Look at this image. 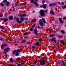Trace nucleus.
<instances>
[{"label":"nucleus","mask_w":66,"mask_h":66,"mask_svg":"<svg viewBox=\"0 0 66 66\" xmlns=\"http://www.w3.org/2000/svg\"><path fill=\"white\" fill-rule=\"evenodd\" d=\"M46 60L45 59H42L40 60V65L43 66L46 64Z\"/></svg>","instance_id":"1"},{"label":"nucleus","mask_w":66,"mask_h":66,"mask_svg":"<svg viewBox=\"0 0 66 66\" xmlns=\"http://www.w3.org/2000/svg\"><path fill=\"white\" fill-rule=\"evenodd\" d=\"M40 13L41 16H44L45 15V11L43 10H40Z\"/></svg>","instance_id":"2"},{"label":"nucleus","mask_w":66,"mask_h":66,"mask_svg":"<svg viewBox=\"0 0 66 66\" xmlns=\"http://www.w3.org/2000/svg\"><path fill=\"white\" fill-rule=\"evenodd\" d=\"M19 16L21 17H27V15L26 14H19Z\"/></svg>","instance_id":"3"},{"label":"nucleus","mask_w":66,"mask_h":66,"mask_svg":"<svg viewBox=\"0 0 66 66\" xmlns=\"http://www.w3.org/2000/svg\"><path fill=\"white\" fill-rule=\"evenodd\" d=\"M20 51L19 49H18L16 51V53L15 54L16 56H17L19 55V54L18 53V52Z\"/></svg>","instance_id":"4"},{"label":"nucleus","mask_w":66,"mask_h":66,"mask_svg":"<svg viewBox=\"0 0 66 66\" xmlns=\"http://www.w3.org/2000/svg\"><path fill=\"white\" fill-rule=\"evenodd\" d=\"M51 41L52 42L53 41L55 43H56V41L55 40V38H52L51 39Z\"/></svg>","instance_id":"5"},{"label":"nucleus","mask_w":66,"mask_h":66,"mask_svg":"<svg viewBox=\"0 0 66 66\" xmlns=\"http://www.w3.org/2000/svg\"><path fill=\"white\" fill-rule=\"evenodd\" d=\"M35 25H34L32 26L31 28L30 29V31H32L33 30V28H34V27H35Z\"/></svg>","instance_id":"6"},{"label":"nucleus","mask_w":66,"mask_h":66,"mask_svg":"<svg viewBox=\"0 0 66 66\" xmlns=\"http://www.w3.org/2000/svg\"><path fill=\"white\" fill-rule=\"evenodd\" d=\"M10 50V48H5L4 50V51H5L6 52H8Z\"/></svg>","instance_id":"7"},{"label":"nucleus","mask_w":66,"mask_h":66,"mask_svg":"<svg viewBox=\"0 0 66 66\" xmlns=\"http://www.w3.org/2000/svg\"><path fill=\"white\" fill-rule=\"evenodd\" d=\"M50 13L51 14H52V15H55V14L54 13V12H53V10H51L50 12Z\"/></svg>","instance_id":"8"},{"label":"nucleus","mask_w":66,"mask_h":66,"mask_svg":"<svg viewBox=\"0 0 66 66\" xmlns=\"http://www.w3.org/2000/svg\"><path fill=\"white\" fill-rule=\"evenodd\" d=\"M3 22H6L8 20V19L7 18L6 19H3Z\"/></svg>","instance_id":"9"},{"label":"nucleus","mask_w":66,"mask_h":66,"mask_svg":"<svg viewBox=\"0 0 66 66\" xmlns=\"http://www.w3.org/2000/svg\"><path fill=\"white\" fill-rule=\"evenodd\" d=\"M34 32L35 33V34H36V35H38V34L37 33V29H35Z\"/></svg>","instance_id":"10"},{"label":"nucleus","mask_w":66,"mask_h":66,"mask_svg":"<svg viewBox=\"0 0 66 66\" xmlns=\"http://www.w3.org/2000/svg\"><path fill=\"white\" fill-rule=\"evenodd\" d=\"M16 60L17 61L19 62L21 60V59L20 57H18L16 58Z\"/></svg>","instance_id":"11"},{"label":"nucleus","mask_w":66,"mask_h":66,"mask_svg":"<svg viewBox=\"0 0 66 66\" xmlns=\"http://www.w3.org/2000/svg\"><path fill=\"white\" fill-rule=\"evenodd\" d=\"M59 21H60V22L61 23H63V22L62 21V19L61 18H60L59 20Z\"/></svg>","instance_id":"12"},{"label":"nucleus","mask_w":66,"mask_h":66,"mask_svg":"<svg viewBox=\"0 0 66 66\" xmlns=\"http://www.w3.org/2000/svg\"><path fill=\"white\" fill-rule=\"evenodd\" d=\"M55 36V35L54 34H53L52 35H50L49 36V37H53Z\"/></svg>","instance_id":"13"},{"label":"nucleus","mask_w":66,"mask_h":66,"mask_svg":"<svg viewBox=\"0 0 66 66\" xmlns=\"http://www.w3.org/2000/svg\"><path fill=\"white\" fill-rule=\"evenodd\" d=\"M40 26H43L44 24H43V22H40L39 23Z\"/></svg>","instance_id":"14"},{"label":"nucleus","mask_w":66,"mask_h":66,"mask_svg":"<svg viewBox=\"0 0 66 66\" xmlns=\"http://www.w3.org/2000/svg\"><path fill=\"white\" fill-rule=\"evenodd\" d=\"M4 44H3L1 46V48L2 49H4Z\"/></svg>","instance_id":"15"},{"label":"nucleus","mask_w":66,"mask_h":66,"mask_svg":"<svg viewBox=\"0 0 66 66\" xmlns=\"http://www.w3.org/2000/svg\"><path fill=\"white\" fill-rule=\"evenodd\" d=\"M43 6L44 9H46V6H47V5H46L43 4Z\"/></svg>","instance_id":"16"},{"label":"nucleus","mask_w":66,"mask_h":66,"mask_svg":"<svg viewBox=\"0 0 66 66\" xmlns=\"http://www.w3.org/2000/svg\"><path fill=\"white\" fill-rule=\"evenodd\" d=\"M9 19L10 20H13V17L12 16H10L9 17Z\"/></svg>","instance_id":"17"},{"label":"nucleus","mask_w":66,"mask_h":66,"mask_svg":"<svg viewBox=\"0 0 66 66\" xmlns=\"http://www.w3.org/2000/svg\"><path fill=\"white\" fill-rule=\"evenodd\" d=\"M34 4H35L36 6H38V4L36 2H35Z\"/></svg>","instance_id":"18"},{"label":"nucleus","mask_w":66,"mask_h":66,"mask_svg":"<svg viewBox=\"0 0 66 66\" xmlns=\"http://www.w3.org/2000/svg\"><path fill=\"white\" fill-rule=\"evenodd\" d=\"M10 61L11 62V63H12V62H13V59L12 58H11L10 59Z\"/></svg>","instance_id":"19"},{"label":"nucleus","mask_w":66,"mask_h":66,"mask_svg":"<svg viewBox=\"0 0 66 66\" xmlns=\"http://www.w3.org/2000/svg\"><path fill=\"white\" fill-rule=\"evenodd\" d=\"M39 44V42H38L37 43H36L35 44V45H36V46H38Z\"/></svg>","instance_id":"20"},{"label":"nucleus","mask_w":66,"mask_h":66,"mask_svg":"<svg viewBox=\"0 0 66 66\" xmlns=\"http://www.w3.org/2000/svg\"><path fill=\"white\" fill-rule=\"evenodd\" d=\"M42 19L43 22H44V23H46V21H45V19L44 18H42Z\"/></svg>","instance_id":"21"},{"label":"nucleus","mask_w":66,"mask_h":66,"mask_svg":"<svg viewBox=\"0 0 66 66\" xmlns=\"http://www.w3.org/2000/svg\"><path fill=\"white\" fill-rule=\"evenodd\" d=\"M31 3H35V2H34V0H31Z\"/></svg>","instance_id":"22"},{"label":"nucleus","mask_w":66,"mask_h":66,"mask_svg":"<svg viewBox=\"0 0 66 66\" xmlns=\"http://www.w3.org/2000/svg\"><path fill=\"white\" fill-rule=\"evenodd\" d=\"M26 42V40H23L22 41H21V44H23L24 42Z\"/></svg>","instance_id":"23"},{"label":"nucleus","mask_w":66,"mask_h":66,"mask_svg":"<svg viewBox=\"0 0 66 66\" xmlns=\"http://www.w3.org/2000/svg\"><path fill=\"white\" fill-rule=\"evenodd\" d=\"M1 6H4V5L3 4V3H1Z\"/></svg>","instance_id":"24"},{"label":"nucleus","mask_w":66,"mask_h":66,"mask_svg":"<svg viewBox=\"0 0 66 66\" xmlns=\"http://www.w3.org/2000/svg\"><path fill=\"white\" fill-rule=\"evenodd\" d=\"M60 43L61 44H63V45L64 44V42L62 40H61L60 41Z\"/></svg>","instance_id":"25"},{"label":"nucleus","mask_w":66,"mask_h":66,"mask_svg":"<svg viewBox=\"0 0 66 66\" xmlns=\"http://www.w3.org/2000/svg\"><path fill=\"white\" fill-rule=\"evenodd\" d=\"M20 19L21 21H23V20H24V19H23V18H20Z\"/></svg>","instance_id":"26"},{"label":"nucleus","mask_w":66,"mask_h":66,"mask_svg":"<svg viewBox=\"0 0 66 66\" xmlns=\"http://www.w3.org/2000/svg\"><path fill=\"white\" fill-rule=\"evenodd\" d=\"M9 4H10V3L9 2H8L6 4V5L7 6H8V5H9Z\"/></svg>","instance_id":"27"},{"label":"nucleus","mask_w":66,"mask_h":66,"mask_svg":"<svg viewBox=\"0 0 66 66\" xmlns=\"http://www.w3.org/2000/svg\"><path fill=\"white\" fill-rule=\"evenodd\" d=\"M3 2H4L5 3H6L7 2V0H4L3 1Z\"/></svg>","instance_id":"28"},{"label":"nucleus","mask_w":66,"mask_h":66,"mask_svg":"<svg viewBox=\"0 0 66 66\" xmlns=\"http://www.w3.org/2000/svg\"><path fill=\"white\" fill-rule=\"evenodd\" d=\"M61 32L62 33H63V34H64L65 33L64 31L63 30H61Z\"/></svg>","instance_id":"29"},{"label":"nucleus","mask_w":66,"mask_h":66,"mask_svg":"<svg viewBox=\"0 0 66 66\" xmlns=\"http://www.w3.org/2000/svg\"><path fill=\"white\" fill-rule=\"evenodd\" d=\"M62 62L63 63V65H65V62H64V61L63 60H62Z\"/></svg>","instance_id":"30"},{"label":"nucleus","mask_w":66,"mask_h":66,"mask_svg":"<svg viewBox=\"0 0 66 66\" xmlns=\"http://www.w3.org/2000/svg\"><path fill=\"white\" fill-rule=\"evenodd\" d=\"M32 21H33V22H35L36 21V19H33L32 20Z\"/></svg>","instance_id":"31"},{"label":"nucleus","mask_w":66,"mask_h":66,"mask_svg":"<svg viewBox=\"0 0 66 66\" xmlns=\"http://www.w3.org/2000/svg\"><path fill=\"white\" fill-rule=\"evenodd\" d=\"M42 38H40L39 39L38 41L39 42H42Z\"/></svg>","instance_id":"32"},{"label":"nucleus","mask_w":66,"mask_h":66,"mask_svg":"<svg viewBox=\"0 0 66 66\" xmlns=\"http://www.w3.org/2000/svg\"><path fill=\"white\" fill-rule=\"evenodd\" d=\"M22 22V21H18V23H21Z\"/></svg>","instance_id":"33"},{"label":"nucleus","mask_w":66,"mask_h":66,"mask_svg":"<svg viewBox=\"0 0 66 66\" xmlns=\"http://www.w3.org/2000/svg\"><path fill=\"white\" fill-rule=\"evenodd\" d=\"M36 63H37V61L36 60V61H35V63H34V64H35V65H36Z\"/></svg>","instance_id":"34"},{"label":"nucleus","mask_w":66,"mask_h":66,"mask_svg":"<svg viewBox=\"0 0 66 66\" xmlns=\"http://www.w3.org/2000/svg\"><path fill=\"white\" fill-rule=\"evenodd\" d=\"M16 52V50H14L13 53V54H14Z\"/></svg>","instance_id":"35"},{"label":"nucleus","mask_w":66,"mask_h":66,"mask_svg":"<svg viewBox=\"0 0 66 66\" xmlns=\"http://www.w3.org/2000/svg\"><path fill=\"white\" fill-rule=\"evenodd\" d=\"M0 40L2 41H4V40L2 38H0Z\"/></svg>","instance_id":"36"},{"label":"nucleus","mask_w":66,"mask_h":66,"mask_svg":"<svg viewBox=\"0 0 66 66\" xmlns=\"http://www.w3.org/2000/svg\"><path fill=\"white\" fill-rule=\"evenodd\" d=\"M52 5H53V4H50L49 5V6H52Z\"/></svg>","instance_id":"37"},{"label":"nucleus","mask_w":66,"mask_h":66,"mask_svg":"<svg viewBox=\"0 0 66 66\" xmlns=\"http://www.w3.org/2000/svg\"><path fill=\"white\" fill-rule=\"evenodd\" d=\"M3 27L2 26H0V29H3Z\"/></svg>","instance_id":"38"},{"label":"nucleus","mask_w":66,"mask_h":66,"mask_svg":"<svg viewBox=\"0 0 66 66\" xmlns=\"http://www.w3.org/2000/svg\"><path fill=\"white\" fill-rule=\"evenodd\" d=\"M39 22H42V19H40L39 21Z\"/></svg>","instance_id":"39"},{"label":"nucleus","mask_w":66,"mask_h":66,"mask_svg":"<svg viewBox=\"0 0 66 66\" xmlns=\"http://www.w3.org/2000/svg\"><path fill=\"white\" fill-rule=\"evenodd\" d=\"M9 56V55H8L7 54H6L5 55V56L6 57H7V56Z\"/></svg>","instance_id":"40"},{"label":"nucleus","mask_w":66,"mask_h":66,"mask_svg":"<svg viewBox=\"0 0 66 66\" xmlns=\"http://www.w3.org/2000/svg\"><path fill=\"white\" fill-rule=\"evenodd\" d=\"M62 37H63V36H59V38H61Z\"/></svg>","instance_id":"41"},{"label":"nucleus","mask_w":66,"mask_h":66,"mask_svg":"<svg viewBox=\"0 0 66 66\" xmlns=\"http://www.w3.org/2000/svg\"><path fill=\"white\" fill-rule=\"evenodd\" d=\"M63 20H66V17H64L63 18Z\"/></svg>","instance_id":"42"},{"label":"nucleus","mask_w":66,"mask_h":66,"mask_svg":"<svg viewBox=\"0 0 66 66\" xmlns=\"http://www.w3.org/2000/svg\"><path fill=\"white\" fill-rule=\"evenodd\" d=\"M16 20L17 21H19V18H17L16 19Z\"/></svg>","instance_id":"43"},{"label":"nucleus","mask_w":66,"mask_h":66,"mask_svg":"<svg viewBox=\"0 0 66 66\" xmlns=\"http://www.w3.org/2000/svg\"><path fill=\"white\" fill-rule=\"evenodd\" d=\"M3 16V15L1 14L0 15V17H2Z\"/></svg>","instance_id":"44"},{"label":"nucleus","mask_w":66,"mask_h":66,"mask_svg":"<svg viewBox=\"0 0 66 66\" xmlns=\"http://www.w3.org/2000/svg\"><path fill=\"white\" fill-rule=\"evenodd\" d=\"M57 3L59 4H61V2H57Z\"/></svg>","instance_id":"45"},{"label":"nucleus","mask_w":66,"mask_h":66,"mask_svg":"<svg viewBox=\"0 0 66 66\" xmlns=\"http://www.w3.org/2000/svg\"><path fill=\"white\" fill-rule=\"evenodd\" d=\"M64 4V2H62L61 3V5H63V4Z\"/></svg>","instance_id":"46"},{"label":"nucleus","mask_w":66,"mask_h":66,"mask_svg":"<svg viewBox=\"0 0 66 66\" xmlns=\"http://www.w3.org/2000/svg\"><path fill=\"white\" fill-rule=\"evenodd\" d=\"M25 63V62H24V61L22 62V63L23 64H24Z\"/></svg>","instance_id":"47"},{"label":"nucleus","mask_w":66,"mask_h":66,"mask_svg":"<svg viewBox=\"0 0 66 66\" xmlns=\"http://www.w3.org/2000/svg\"><path fill=\"white\" fill-rule=\"evenodd\" d=\"M18 66H21V64H20V63L18 64Z\"/></svg>","instance_id":"48"},{"label":"nucleus","mask_w":66,"mask_h":66,"mask_svg":"<svg viewBox=\"0 0 66 66\" xmlns=\"http://www.w3.org/2000/svg\"><path fill=\"white\" fill-rule=\"evenodd\" d=\"M42 3H45V1H44V0H43Z\"/></svg>","instance_id":"49"},{"label":"nucleus","mask_w":66,"mask_h":66,"mask_svg":"<svg viewBox=\"0 0 66 66\" xmlns=\"http://www.w3.org/2000/svg\"><path fill=\"white\" fill-rule=\"evenodd\" d=\"M23 5H27V3H25Z\"/></svg>","instance_id":"50"},{"label":"nucleus","mask_w":66,"mask_h":66,"mask_svg":"<svg viewBox=\"0 0 66 66\" xmlns=\"http://www.w3.org/2000/svg\"><path fill=\"white\" fill-rule=\"evenodd\" d=\"M30 42H27V44H30Z\"/></svg>","instance_id":"51"},{"label":"nucleus","mask_w":66,"mask_h":66,"mask_svg":"<svg viewBox=\"0 0 66 66\" xmlns=\"http://www.w3.org/2000/svg\"><path fill=\"white\" fill-rule=\"evenodd\" d=\"M15 46H18V44H15Z\"/></svg>","instance_id":"52"},{"label":"nucleus","mask_w":66,"mask_h":66,"mask_svg":"<svg viewBox=\"0 0 66 66\" xmlns=\"http://www.w3.org/2000/svg\"><path fill=\"white\" fill-rule=\"evenodd\" d=\"M44 11L45 12H46V13H47V12H48V11H47L46 10H45Z\"/></svg>","instance_id":"53"},{"label":"nucleus","mask_w":66,"mask_h":66,"mask_svg":"<svg viewBox=\"0 0 66 66\" xmlns=\"http://www.w3.org/2000/svg\"><path fill=\"white\" fill-rule=\"evenodd\" d=\"M57 62L59 63H61V61H57Z\"/></svg>","instance_id":"54"},{"label":"nucleus","mask_w":66,"mask_h":66,"mask_svg":"<svg viewBox=\"0 0 66 66\" xmlns=\"http://www.w3.org/2000/svg\"><path fill=\"white\" fill-rule=\"evenodd\" d=\"M28 38V37L26 36L24 37V38Z\"/></svg>","instance_id":"55"},{"label":"nucleus","mask_w":66,"mask_h":66,"mask_svg":"<svg viewBox=\"0 0 66 66\" xmlns=\"http://www.w3.org/2000/svg\"><path fill=\"white\" fill-rule=\"evenodd\" d=\"M27 33H24V35H27Z\"/></svg>","instance_id":"56"},{"label":"nucleus","mask_w":66,"mask_h":66,"mask_svg":"<svg viewBox=\"0 0 66 66\" xmlns=\"http://www.w3.org/2000/svg\"><path fill=\"white\" fill-rule=\"evenodd\" d=\"M28 18H24V19L25 20H28Z\"/></svg>","instance_id":"57"},{"label":"nucleus","mask_w":66,"mask_h":66,"mask_svg":"<svg viewBox=\"0 0 66 66\" xmlns=\"http://www.w3.org/2000/svg\"><path fill=\"white\" fill-rule=\"evenodd\" d=\"M32 48H33V49L35 48V46H33L32 47Z\"/></svg>","instance_id":"58"},{"label":"nucleus","mask_w":66,"mask_h":66,"mask_svg":"<svg viewBox=\"0 0 66 66\" xmlns=\"http://www.w3.org/2000/svg\"><path fill=\"white\" fill-rule=\"evenodd\" d=\"M64 9H66V5L64 6Z\"/></svg>","instance_id":"59"},{"label":"nucleus","mask_w":66,"mask_h":66,"mask_svg":"<svg viewBox=\"0 0 66 66\" xmlns=\"http://www.w3.org/2000/svg\"><path fill=\"white\" fill-rule=\"evenodd\" d=\"M15 9H13L12 10V12H14V11H15Z\"/></svg>","instance_id":"60"},{"label":"nucleus","mask_w":66,"mask_h":66,"mask_svg":"<svg viewBox=\"0 0 66 66\" xmlns=\"http://www.w3.org/2000/svg\"><path fill=\"white\" fill-rule=\"evenodd\" d=\"M8 40H6V41L7 42L9 43V41Z\"/></svg>","instance_id":"61"},{"label":"nucleus","mask_w":66,"mask_h":66,"mask_svg":"<svg viewBox=\"0 0 66 66\" xmlns=\"http://www.w3.org/2000/svg\"><path fill=\"white\" fill-rule=\"evenodd\" d=\"M59 46H60V45H58V46H57V48H59Z\"/></svg>","instance_id":"62"},{"label":"nucleus","mask_w":66,"mask_h":66,"mask_svg":"<svg viewBox=\"0 0 66 66\" xmlns=\"http://www.w3.org/2000/svg\"><path fill=\"white\" fill-rule=\"evenodd\" d=\"M43 27H41L40 29H43Z\"/></svg>","instance_id":"63"},{"label":"nucleus","mask_w":66,"mask_h":66,"mask_svg":"<svg viewBox=\"0 0 66 66\" xmlns=\"http://www.w3.org/2000/svg\"><path fill=\"white\" fill-rule=\"evenodd\" d=\"M5 15H7V14L6 13H5Z\"/></svg>","instance_id":"64"}]
</instances>
